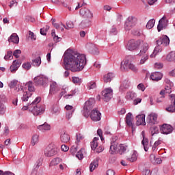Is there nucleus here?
<instances>
[{
  "label": "nucleus",
  "instance_id": "nucleus-1",
  "mask_svg": "<svg viewBox=\"0 0 175 175\" xmlns=\"http://www.w3.org/2000/svg\"><path fill=\"white\" fill-rule=\"evenodd\" d=\"M64 62L66 69H69L71 72H81L87 65V57L85 55L77 52H66Z\"/></svg>",
  "mask_w": 175,
  "mask_h": 175
},
{
  "label": "nucleus",
  "instance_id": "nucleus-2",
  "mask_svg": "<svg viewBox=\"0 0 175 175\" xmlns=\"http://www.w3.org/2000/svg\"><path fill=\"white\" fill-rule=\"evenodd\" d=\"M40 100H42L40 97L36 98L32 102H31V98H29L27 101V105L23 106L22 110L25 111L29 109V111H31L33 116H40V114H43V113H44V107L38 105V103H39Z\"/></svg>",
  "mask_w": 175,
  "mask_h": 175
},
{
  "label": "nucleus",
  "instance_id": "nucleus-3",
  "mask_svg": "<svg viewBox=\"0 0 175 175\" xmlns=\"http://www.w3.org/2000/svg\"><path fill=\"white\" fill-rule=\"evenodd\" d=\"M156 43L157 46L154 48L153 53L150 55V58H155L158 53H161L162 51V48L159 46H163L166 47L170 44V39L166 35H163L159 38L158 40H156Z\"/></svg>",
  "mask_w": 175,
  "mask_h": 175
},
{
  "label": "nucleus",
  "instance_id": "nucleus-4",
  "mask_svg": "<svg viewBox=\"0 0 175 175\" xmlns=\"http://www.w3.org/2000/svg\"><path fill=\"white\" fill-rule=\"evenodd\" d=\"M95 98H90L85 103L83 110L82 111V114L85 117V118H88V117H90V111L94 109V106H95Z\"/></svg>",
  "mask_w": 175,
  "mask_h": 175
},
{
  "label": "nucleus",
  "instance_id": "nucleus-5",
  "mask_svg": "<svg viewBox=\"0 0 175 175\" xmlns=\"http://www.w3.org/2000/svg\"><path fill=\"white\" fill-rule=\"evenodd\" d=\"M26 87L28 88L29 92H24L21 100L23 102H28L32 96L31 92H35V87L33 86V83L31 81H29L25 84Z\"/></svg>",
  "mask_w": 175,
  "mask_h": 175
},
{
  "label": "nucleus",
  "instance_id": "nucleus-6",
  "mask_svg": "<svg viewBox=\"0 0 175 175\" xmlns=\"http://www.w3.org/2000/svg\"><path fill=\"white\" fill-rule=\"evenodd\" d=\"M139 46H140V41L135 40H130L126 45V49L129 51H133L135 50H137L139 49Z\"/></svg>",
  "mask_w": 175,
  "mask_h": 175
},
{
  "label": "nucleus",
  "instance_id": "nucleus-7",
  "mask_svg": "<svg viewBox=\"0 0 175 175\" xmlns=\"http://www.w3.org/2000/svg\"><path fill=\"white\" fill-rule=\"evenodd\" d=\"M58 150L53 144H49L44 150L46 157H54L57 155Z\"/></svg>",
  "mask_w": 175,
  "mask_h": 175
},
{
  "label": "nucleus",
  "instance_id": "nucleus-8",
  "mask_svg": "<svg viewBox=\"0 0 175 175\" xmlns=\"http://www.w3.org/2000/svg\"><path fill=\"white\" fill-rule=\"evenodd\" d=\"M102 96L105 102H109V100L113 98V89H111V88H108L103 90Z\"/></svg>",
  "mask_w": 175,
  "mask_h": 175
},
{
  "label": "nucleus",
  "instance_id": "nucleus-9",
  "mask_svg": "<svg viewBox=\"0 0 175 175\" xmlns=\"http://www.w3.org/2000/svg\"><path fill=\"white\" fill-rule=\"evenodd\" d=\"M136 21H137V19L133 16H129L124 25V28L126 31H129L132 29V27H135L136 24Z\"/></svg>",
  "mask_w": 175,
  "mask_h": 175
},
{
  "label": "nucleus",
  "instance_id": "nucleus-10",
  "mask_svg": "<svg viewBox=\"0 0 175 175\" xmlns=\"http://www.w3.org/2000/svg\"><path fill=\"white\" fill-rule=\"evenodd\" d=\"M102 113L98 110V109L95 108L94 109L92 110L90 112V118L92 121L98 122L100 121L101 120Z\"/></svg>",
  "mask_w": 175,
  "mask_h": 175
},
{
  "label": "nucleus",
  "instance_id": "nucleus-11",
  "mask_svg": "<svg viewBox=\"0 0 175 175\" xmlns=\"http://www.w3.org/2000/svg\"><path fill=\"white\" fill-rule=\"evenodd\" d=\"M86 49L90 54H93L94 55H98L99 54V49L95 44L91 42L88 43L86 44Z\"/></svg>",
  "mask_w": 175,
  "mask_h": 175
},
{
  "label": "nucleus",
  "instance_id": "nucleus-12",
  "mask_svg": "<svg viewBox=\"0 0 175 175\" xmlns=\"http://www.w3.org/2000/svg\"><path fill=\"white\" fill-rule=\"evenodd\" d=\"M48 81L49 79L46 77H36L34 78L36 85H42L43 87H46Z\"/></svg>",
  "mask_w": 175,
  "mask_h": 175
},
{
  "label": "nucleus",
  "instance_id": "nucleus-13",
  "mask_svg": "<svg viewBox=\"0 0 175 175\" xmlns=\"http://www.w3.org/2000/svg\"><path fill=\"white\" fill-rule=\"evenodd\" d=\"M146 122L150 125H155V124H158V115L154 113L149 114L147 116Z\"/></svg>",
  "mask_w": 175,
  "mask_h": 175
},
{
  "label": "nucleus",
  "instance_id": "nucleus-14",
  "mask_svg": "<svg viewBox=\"0 0 175 175\" xmlns=\"http://www.w3.org/2000/svg\"><path fill=\"white\" fill-rule=\"evenodd\" d=\"M160 132L163 135H169L173 132V126L167 124H164L160 126Z\"/></svg>",
  "mask_w": 175,
  "mask_h": 175
},
{
  "label": "nucleus",
  "instance_id": "nucleus-15",
  "mask_svg": "<svg viewBox=\"0 0 175 175\" xmlns=\"http://www.w3.org/2000/svg\"><path fill=\"white\" fill-rule=\"evenodd\" d=\"M81 16H83L85 18H92L94 17V14L88 8H81L79 11Z\"/></svg>",
  "mask_w": 175,
  "mask_h": 175
},
{
  "label": "nucleus",
  "instance_id": "nucleus-16",
  "mask_svg": "<svg viewBox=\"0 0 175 175\" xmlns=\"http://www.w3.org/2000/svg\"><path fill=\"white\" fill-rule=\"evenodd\" d=\"M58 91H59V88L58 87L57 82H51L49 96H50V95H54L57 94Z\"/></svg>",
  "mask_w": 175,
  "mask_h": 175
},
{
  "label": "nucleus",
  "instance_id": "nucleus-17",
  "mask_svg": "<svg viewBox=\"0 0 175 175\" xmlns=\"http://www.w3.org/2000/svg\"><path fill=\"white\" fill-rule=\"evenodd\" d=\"M170 98H171V105L165 110L169 113H175V94L170 95Z\"/></svg>",
  "mask_w": 175,
  "mask_h": 175
},
{
  "label": "nucleus",
  "instance_id": "nucleus-18",
  "mask_svg": "<svg viewBox=\"0 0 175 175\" xmlns=\"http://www.w3.org/2000/svg\"><path fill=\"white\" fill-rule=\"evenodd\" d=\"M162 77H163V75L161 72H154L150 75V79L153 81H159V80H162Z\"/></svg>",
  "mask_w": 175,
  "mask_h": 175
},
{
  "label": "nucleus",
  "instance_id": "nucleus-19",
  "mask_svg": "<svg viewBox=\"0 0 175 175\" xmlns=\"http://www.w3.org/2000/svg\"><path fill=\"white\" fill-rule=\"evenodd\" d=\"M133 119H132V113H128L126 116L125 118V122L126 124L128 125V126H131L132 128V131H135V126L133 124V122H132Z\"/></svg>",
  "mask_w": 175,
  "mask_h": 175
},
{
  "label": "nucleus",
  "instance_id": "nucleus-20",
  "mask_svg": "<svg viewBox=\"0 0 175 175\" xmlns=\"http://www.w3.org/2000/svg\"><path fill=\"white\" fill-rule=\"evenodd\" d=\"M136 125H146V115L140 114L136 116Z\"/></svg>",
  "mask_w": 175,
  "mask_h": 175
},
{
  "label": "nucleus",
  "instance_id": "nucleus-21",
  "mask_svg": "<svg viewBox=\"0 0 175 175\" xmlns=\"http://www.w3.org/2000/svg\"><path fill=\"white\" fill-rule=\"evenodd\" d=\"M118 150V142L116 141L111 142V146L109 148L110 154L113 155L114 154H116V152H117Z\"/></svg>",
  "mask_w": 175,
  "mask_h": 175
},
{
  "label": "nucleus",
  "instance_id": "nucleus-22",
  "mask_svg": "<svg viewBox=\"0 0 175 175\" xmlns=\"http://www.w3.org/2000/svg\"><path fill=\"white\" fill-rule=\"evenodd\" d=\"M8 42L10 43H14L15 44H18L20 42V38H18V36H17V33H14L8 38Z\"/></svg>",
  "mask_w": 175,
  "mask_h": 175
},
{
  "label": "nucleus",
  "instance_id": "nucleus-23",
  "mask_svg": "<svg viewBox=\"0 0 175 175\" xmlns=\"http://www.w3.org/2000/svg\"><path fill=\"white\" fill-rule=\"evenodd\" d=\"M99 166V157H97L92 161L90 165V172H94V169H96Z\"/></svg>",
  "mask_w": 175,
  "mask_h": 175
},
{
  "label": "nucleus",
  "instance_id": "nucleus-24",
  "mask_svg": "<svg viewBox=\"0 0 175 175\" xmlns=\"http://www.w3.org/2000/svg\"><path fill=\"white\" fill-rule=\"evenodd\" d=\"M21 65V63L18 60L14 61L12 66L10 67V72H12V73H13V72H16V70L20 68Z\"/></svg>",
  "mask_w": 175,
  "mask_h": 175
},
{
  "label": "nucleus",
  "instance_id": "nucleus-25",
  "mask_svg": "<svg viewBox=\"0 0 175 175\" xmlns=\"http://www.w3.org/2000/svg\"><path fill=\"white\" fill-rule=\"evenodd\" d=\"M148 44L145 43L144 44L143 46L142 47V49L140 50L139 53L138 54L139 57H142V55H148V53L147 51H148Z\"/></svg>",
  "mask_w": 175,
  "mask_h": 175
},
{
  "label": "nucleus",
  "instance_id": "nucleus-26",
  "mask_svg": "<svg viewBox=\"0 0 175 175\" xmlns=\"http://www.w3.org/2000/svg\"><path fill=\"white\" fill-rule=\"evenodd\" d=\"M150 159L152 163H153L154 165H161V163H162V159L161 158H157V157H155V154H150Z\"/></svg>",
  "mask_w": 175,
  "mask_h": 175
},
{
  "label": "nucleus",
  "instance_id": "nucleus-27",
  "mask_svg": "<svg viewBox=\"0 0 175 175\" xmlns=\"http://www.w3.org/2000/svg\"><path fill=\"white\" fill-rule=\"evenodd\" d=\"M143 139L142 141V144L144 146L145 151H148V139L144 135V131L142 132Z\"/></svg>",
  "mask_w": 175,
  "mask_h": 175
},
{
  "label": "nucleus",
  "instance_id": "nucleus-28",
  "mask_svg": "<svg viewBox=\"0 0 175 175\" xmlns=\"http://www.w3.org/2000/svg\"><path fill=\"white\" fill-rule=\"evenodd\" d=\"M131 63H129V60L126 59L124 62H122L120 64L121 70H128L129 69V66Z\"/></svg>",
  "mask_w": 175,
  "mask_h": 175
},
{
  "label": "nucleus",
  "instance_id": "nucleus-29",
  "mask_svg": "<svg viewBox=\"0 0 175 175\" xmlns=\"http://www.w3.org/2000/svg\"><path fill=\"white\" fill-rule=\"evenodd\" d=\"M172 92V88L170 86H165V90H161L160 92L161 99H163L165 98V94H170Z\"/></svg>",
  "mask_w": 175,
  "mask_h": 175
},
{
  "label": "nucleus",
  "instance_id": "nucleus-30",
  "mask_svg": "<svg viewBox=\"0 0 175 175\" xmlns=\"http://www.w3.org/2000/svg\"><path fill=\"white\" fill-rule=\"evenodd\" d=\"M136 96H137L136 93L133 92H128L126 94L125 98L127 100H133V99H135Z\"/></svg>",
  "mask_w": 175,
  "mask_h": 175
},
{
  "label": "nucleus",
  "instance_id": "nucleus-31",
  "mask_svg": "<svg viewBox=\"0 0 175 175\" xmlns=\"http://www.w3.org/2000/svg\"><path fill=\"white\" fill-rule=\"evenodd\" d=\"M60 140L62 143H68L70 140V137L68 133H64V134H62L60 137Z\"/></svg>",
  "mask_w": 175,
  "mask_h": 175
},
{
  "label": "nucleus",
  "instance_id": "nucleus-32",
  "mask_svg": "<svg viewBox=\"0 0 175 175\" xmlns=\"http://www.w3.org/2000/svg\"><path fill=\"white\" fill-rule=\"evenodd\" d=\"M98 140H99V138L95 137L93 139L92 142L90 143L91 148L94 151H95V150H96V148H98Z\"/></svg>",
  "mask_w": 175,
  "mask_h": 175
},
{
  "label": "nucleus",
  "instance_id": "nucleus-33",
  "mask_svg": "<svg viewBox=\"0 0 175 175\" xmlns=\"http://www.w3.org/2000/svg\"><path fill=\"white\" fill-rule=\"evenodd\" d=\"M137 160V152L134 151L132 154H131V157H126V161H128L129 162H135Z\"/></svg>",
  "mask_w": 175,
  "mask_h": 175
},
{
  "label": "nucleus",
  "instance_id": "nucleus-34",
  "mask_svg": "<svg viewBox=\"0 0 175 175\" xmlns=\"http://www.w3.org/2000/svg\"><path fill=\"white\" fill-rule=\"evenodd\" d=\"M129 81L127 79H125L124 81H123L120 85V90H122V91H124V90H126L128 88H129Z\"/></svg>",
  "mask_w": 175,
  "mask_h": 175
},
{
  "label": "nucleus",
  "instance_id": "nucleus-35",
  "mask_svg": "<svg viewBox=\"0 0 175 175\" xmlns=\"http://www.w3.org/2000/svg\"><path fill=\"white\" fill-rule=\"evenodd\" d=\"M113 77V73L109 72L107 75H104L103 80L105 83H109V81H111Z\"/></svg>",
  "mask_w": 175,
  "mask_h": 175
},
{
  "label": "nucleus",
  "instance_id": "nucleus-36",
  "mask_svg": "<svg viewBox=\"0 0 175 175\" xmlns=\"http://www.w3.org/2000/svg\"><path fill=\"white\" fill-rule=\"evenodd\" d=\"M42 64V58L40 56H38L37 58L32 60V64L33 66L39 67L40 66V64Z\"/></svg>",
  "mask_w": 175,
  "mask_h": 175
},
{
  "label": "nucleus",
  "instance_id": "nucleus-37",
  "mask_svg": "<svg viewBox=\"0 0 175 175\" xmlns=\"http://www.w3.org/2000/svg\"><path fill=\"white\" fill-rule=\"evenodd\" d=\"M62 162V159H59V157L53 159L51 163L50 166H57V165H59Z\"/></svg>",
  "mask_w": 175,
  "mask_h": 175
},
{
  "label": "nucleus",
  "instance_id": "nucleus-38",
  "mask_svg": "<svg viewBox=\"0 0 175 175\" xmlns=\"http://www.w3.org/2000/svg\"><path fill=\"white\" fill-rule=\"evenodd\" d=\"M167 61L170 62H175V52H170L166 57Z\"/></svg>",
  "mask_w": 175,
  "mask_h": 175
},
{
  "label": "nucleus",
  "instance_id": "nucleus-39",
  "mask_svg": "<svg viewBox=\"0 0 175 175\" xmlns=\"http://www.w3.org/2000/svg\"><path fill=\"white\" fill-rule=\"evenodd\" d=\"M38 129L40 131H50V125L45 122L43 124L39 125Z\"/></svg>",
  "mask_w": 175,
  "mask_h": 175
},
{
  "label": "nucleus",
  "instance_id": "nucleus-40",
  "mask_svg": "<svg viewBox=\"0 0 175 175\" xmlns=\"http://www.w3.org/2000/svg\"><path fill=\"white\" fill-rule=\"evenodd\" d=\"M61 25L65 28V29H70L72 28H75V25L73 24V22L72 21H68L66 23V26L62 23H61Z\"/></svg>",
  "mask_w": 175,
  "mask_h": 175
},
{
  "label": "nucleus",
  "instance_id": "nucleus-41",
  "mask_svg": "<svg viewBox=\"0 0 175 175\" xmlns=\"http://www.w3.org/2000/svg\"><path fill=\"white\" fill-rule=\"evenodd\" d=\"M51 36H53V40L54 42H61V40H62V38L58 37V36L55 35V30L53 29L51 31Z\"/></svg>",
  "mask_w": 175,
  "mask_h": 175
},
{
  "label": "nucleus",
  "instance_id": "nucleus-42",
  "mask_svg": "<svg viewBox=\"0 0 175 175\" xmlns=\"http://www.w3.org/2000/svg\"><path fill=\"white\" fill-rule=\"evenodd\" d=\"M154 25H155V20L150 19L146 25L147 29H151V28H154Z\"/></svg>",
  "mask_w": 175,
  "mask_h": 175
},
{
  "label": "nucleus",
  "instance_id": "nucleus-43",
  "mask_svg": "<svg viewBox=\"0 0 175 175\" xmlns=\"http://www.w3.org/2000/svg\"><path fill=\"white\" fill-rule=\"evenodd\" d=\"M39 143V135H33L31 138V144L32 146H35V144Z\"/></svg>",
  "mask_w": 175,
  "mask_h": 175
},
{
  "label": "nucleus",
  "instance_id": "nucleus-44",
  "mask_svg": "<svg viewBox=\"0 0 175 175\" xmlns=\"http://www.w3.org/2000/svg\"><path fill=\"white\" fill-rule=\"evenodd\" d=\"M152 136H154V135H157L159 133V128L157 126H154L153 127L150 128Z\"/></svg>",
  "mask_w": 175,
  "mask_h": 175
},
{
  "label": "nucleus",
  "instance_id": "nucleus-45",
  "mask_svg": "<svg viewBox=\"0 0 175 175\" xmlns=\"http://www.w3.org/2000/svg\"><path fill=\"white\" fill-rule=\"evenodd\" d=\"M84 139V135H83L81 133L77 134L76 135V144L79 145V144L80 143V142H81V140H83Z\"/></svg>",
  "mask_w": 175,
  "mask_h": 175
},
{
  "label": "nucleus",
  "instance_id": "nucleus-46",
  "mask_svg": "<svg viewBox=\"0 0 175 175\" xmlns=\"http://www.w3.org/2000/svg\"><path fill=\"white\" fill-rule=\"evenodd\" d=\"M4 59H5V61H8V59H13V52L8 51L7 54L4 56Z\"/></svg>",
  "mask_w": 175,
  "mask_h": 175
},
{
  "label": "nucleus",
  "instance_id": "nucleus-47",
  "mask_svg": "<svg viewBox=\"0 0 175 175\" xmlns=\"http://www.w3.org/2000/svg\"><path fill=\"white\" fill-rule=\"evenodd\" d=\"M50 29V26H46L45 27H43L40 29V33L43 35V36H46L47 35V32Z\"/></svg>",
  "mask_w": 175,
  "mask_h": 175
},
{
  "label": "nucleus",
  "instance_id": "nucleus-48",
  "mask_svg": "<svg viewBox=\"0 0 175 175\" xmlns=\"http://www.w3.org/2000/svg\"><path fill=\"white\" fill-rule=\"evenodd\" d=\"M88 90H94V88H96V83L94 81L89 82L87 84Z\"/></svg>",
  "mask_w": 175,
  "mask_h": 175
},
{
  "label": "nucleus",
  "instance_id": "nucleus-49",
  "mask_svg": "<svg viewBox=\"0 0 175 175\" xmlns=\"http://www.w3.org/2000/svg\"><path fill=\"white\" fill-rule=\"evenodd\" d=\"M76 95V90H72L70 93L64 96L65 99H70Z\"/></svg>",
  "mask_w": 175,
  "mask_h": 175
},
{
  "label": "nucleus",
  "instance_id": "nucleus-50",
  "mask_svg": "<svg viewBox=\"0 0 175 175\" xmlns=\"http://www.w3.org/2000/svg\"><path fill=\"white\" fill-rule=\"evenodd\" d=\"M8 85L10 88H15L16 85H18V81L14 79L10 81Z\"/></svg>",
  "mask_w": 175,
  "mask_h": 175
},
{
  "label": "nucleus",
  "instance_id": "nucleus-51",
  "mask_svg": "<svg viewBox=\"0 0 175 175\" xmlns=\"http://www.w3.org/2000/svg\"><path fill=\"white\" fill-rule=\"evenodd\" d=\"M119 152H120V155H122L126 151V148H128L127 146H124L122 144H120L119 146Z\"/></svg>",
  "mask_w": 175,
  "mask_h": 175
},
{
  "label": "nucleus",
  "instance_id": "nucleus-52",
  "mask_svg": "<svg viewBox=\"0 0 175 175\" xmlns=\"http://www.w3.org/2000/svg\"><path fill=\"white\" fill-rule=\"evenodd\" d=\"M81 24L83 27H90L91 25V21L90 19H85L82 21Z\"/></svg>",
  "mask_w": 175,
  "mask_h": 175
},
{
  "label": "nucleus",
  "instance_id": "nucleus-53",
  "mask_svg": "<svg viewBox=\"0 0 175 175\" xmlns=\"http://www.w3.org/2000/svg\"><path fill=\"white\" fill-rule=\"evenodd\" d=\"M69 91V88L68 87L64 86L63 88L62 89V92L59 94L60 98H62L66 92Z\"/></svg>",
  "mask_w": 175,
  "mask_h": 175
},
{
  "label": "nucleus",
  "instance_id": "nucleus-54",
  "mask_svg": "<svg viewBox=\"0 0 175 175\" xmlns=\"http://www.w3.org/2000/svg\"><path fill=\"white\" fill-rule=\"evenodd\" d=\"M159 21H161V25L164 26L165 28L167 27V23H169V21L166 19L165 16H163L161 19L159 20Z\"/></svg>",
  "mask_w": 175,
  "mask_h": 175
},
{
  "label": "nucleus",
  "instance_id": "nucleus-55",
  "mask_svg": "<svg viewBox=\"0 0 175 175\" xmlns=\"http://www.w3.org/2000/svg\"><path fill=\"white\" fill-rule=\"evenodd\" d=\"M147 59H148V55H142L139 62L140 65L145 64Z\"/></svg>",
  "mask_w": 175,
  "mask_h": 175
},
{
  "label": "nucleus",
  "instance_id": "nucleus-56",
  "mask_svg": "<svg viewBox=\"0 0 175 175\" xmlns=\"http://www.w3.org/2000/svg\"><path fill=\"white\" fill-rule=\"evenodd\" d=\"M72 83L75 84H81V79L77 77H72Z\"/></svg>",
  "mask_w": 175,
  "mask_h": 175
},
{
  "label": "nucleus",
  "instance_id": "nucleus-57",
  "mask_svg": "<svg viewBox=\"0 0 175 175\" xmlns=\"http://www.w3.org/2000/svg\"><path fill=\"white\" fill-rule=\"evenodd\" d=\"M6 112V107H5V105L0 104V115L3 116V114H5Z\"/></svg>",
  "mask_w": 175,
  "mask_h": 175
},
{
  "label": "nucleus",
  "instance_id": "nucleus-58",
  "mask_svg": "<svg viewBox=\"0 0 175 175\" xmlns=\"http://www.w3.org/2000/svg\"><path fill=\"white\" fill-rule=\"evenodd\" d=\"M76 157L79 160H81L83 159V158H84V156L83 155V149H81L79 151L77 152Z\"/></svg>",
  "mask_w": 175,
  "mask_h": 175
},
{
  "label": "nucleus",
  "instance_id": "nucleus-59",
  "mask_svg": "<svg viewBox=\"0 0 175 175\" xmlns=\"http://www.w3.org/2000/svg\"><path fill=\"white\" fill-rule=\"evenodd\" d=\"M22 66L23 69H25L26 70H29V69H31V63L29 62L24 63L22 65Z\"/></svg>",
  "mask_w": 175,
  "mask_h": 175
},
{
  "label": "nucleus",
  "instance_id": "nucleus-60",
  "mask_svg": "<svg viewBox=\"0 0 175 175\" xmlns=\"http://www.w3.org/2000/svg\"><path fill=\"white\" fill-rule=\"evenodd\" d=\"M20 54H21V50L16 49L14 51L13 55L15 58H20Z\"/></svg>",
  "mask_w": 175,
  "mask_h": 175
},
{
  "label": "nucleus",
  "instance_id": "nucleus-61",
  "mask_svg": "<svg viewBox=\"0 0 175 175\" xmlns=\"http://www.w3.org/2000/svg\"><path fill=\"white\" fill-rule=\"evenodd\" d=\"M70 152H71L72 155H75L76 152H77V146H71V148H70Z\"/></svg>",
  "mask_w": 175,
  "mask_h": 175
},
{
  "label": "nucleus",
  "instance_id": "nucleus-62",
  "mask_svg": "<svg viewBox=\"0 0 175 175\" xmlns=\"http://www.w3.org/2000/svg\"><path fill=\"white\" fill-rule=\"evenodd\" d=\"M162 21H159V24L157 25L158 32H161L163 28H165L163 25H162Z\"/></svg>",
  "mask_w": 175,
  "mask_h": 175
},
{
  "label": "nucleus",
  "instance_id": "nucleus-63",
  "mask_svg": "<svg viewBox=\"0 0 175 175\" xmlns=\"http://www.w3.org/2000/svg\"><path fill=\"white\" fill-rule=\"evenodd\" d=\"M73 113H75V109L72 111H68L66 113V118L67 120H70L72 118V116H73Z\"/></svg>",
  "mask_w": 175,
  "mask_h": 175
},
{
  "label": "nucleus",
  "instance_id": "nucleus-64",
  "mask_svg": "<svg viewBox=\"0 0 175 175\" xmlns=\"http://www.w3.org/2000/svg\"><path fill=\"white\" fill-rule=\"evenodd\" d=\"M26 21H30L31 23H35V18L31 16H25Z\"/></svg>",
  "mask_w": 175,
  "mask_h": 175
}]
</instances>
